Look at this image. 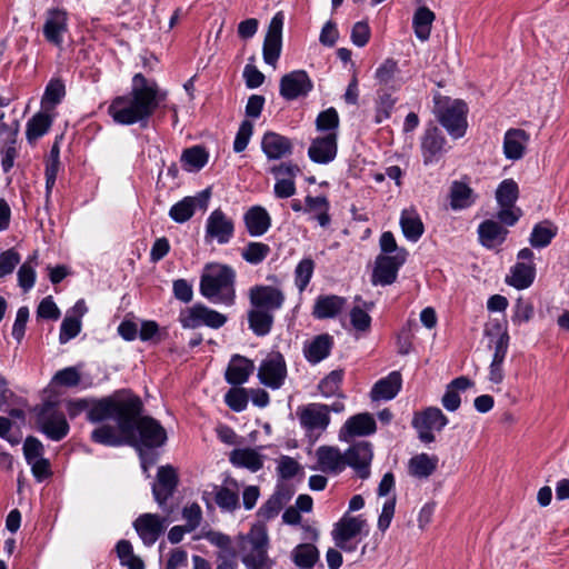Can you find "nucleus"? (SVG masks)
I'll return each mask as SVG.
<instances>
[{"label":"nucleus","instance_id":"1","mask_svg":"<svg viewBox=\"0 0 569 569\" xmlns=\"http://www.w3.org/2000/svg\"><path fill=\"white\" fill-rule=\"evenodd\" d=\"M142 402L139 397L127 393H114L100 399L88 413V420L98 423L108 419L116 420L126 441L134 446L147 470V458L142 448H157L164 445L167 432L151 417H141Z\"/></svg>","mask_w":569,"mask_h":569},{"label":"nucleus","instance_id":"2","mask_svg":"<svg viewBox=\"0 0 569 569\" xmlns=\"http://www.w3.org/2000/svg\"><path fill=\"white\" fill-rule=\"evenodd\" d=\"M166 99L167 91L161 90L154 80L136 73L131 90L127 94L116 97L108 107V113L119 124L140 123L141 127H146L150 117Z\"/></svg>","mask_w":569,"mask_h":569},{"label":"nucleus","instance_id":"3","mask_svg":"<svg viewBox=\"0 0 569 569\" xmlns=\"http://www.w3.org/2000/svg\"><path fill=\"white\" fill-rule=\"evenodd\" d=\"M236 272L221 263H209L200 278V293L218 305L233 306L236 301Z\"/></svg>","mask_w":569,"mask_h":569},{"label":"nucleus","instance_id":"4","mask_svg":"<svg viewBox=\"0 0 569 569\" xmlns=\"http://www.w3.org/2000/svg\"><path fill=\"white\" fill-rule=\"evenodd\" d=\"M435 113L440 124L453 139L465 136L468 127V107L463 101L450 99L438 101Z\"/></svg>","mask_w":569,"mask_h":569},{"label":"nucleus","instance_id":"5","mask_svg":"<svg viewBox=\"0 0 569 569\" xmlns=\"http://www.w3.org/2000/svg\"><path fill=\"white\" fill-rule=\"evenodd\" d=\"M39 430L52 441L62 440L70 427L64 413L59 411L53 402H46L37 413Z\"/></svg>","mask_w":569,"mask_h":569},{"label":"nucleus","instance_id":"6","mask_svg":"<svg viewBox=\"0 0 569 569\" xmlns=\"http://www.w3.org/2000/svg\"><path fill=\"white\" fill-rule=\"evenodd\" d=\"M179 321L183 328H198L202 325L213 329L222 327L227 322V317L203 305H194L180 312Z\"/></svg>","mask_w":569,"mask_h":569},{"label":"nucleus","instance_id":"7","mask_svg":"<svg viewBox=\"0 0 569 569\" xmlns=\"http://www.w3.org/2000/svg\"><path fill=\"white\" fill-rule=\"evenodd\" d=\"M297 416L308 435L321 433L330 423V409L323 403L312 402L298 407Z\"/></svg>","mask_w":569,"mask_h":569},{"label":"nucleus","instance_id":"8","mask_svg":"<svg viewBox=\"0 0 569 569\" xmlns=\"http://www.w3.org/2000/svg\"><path fill=\"white\" fill-rule=\"evenodd\" d=\"M447 423L448 418L436 407H429L417 413L412 421L413 427L419 433V439L426 443L435 441L433 431L442 430Z\"/></svg>","mask_w":569,"mask_h":569},{"label":"nucleus","instance_id":"9","mask_svg":"<svg viewBox=\"0 0 569 569\" xmlns=\"http://www.w3.org/2000/svg\"><path fill=\"white\" fill-rule=\"evenodd\" d=\"M258 377L264 386L279 389L287 377V365L280 352H270L260 363Z\"/></svg>","mask_w":569,"mask_h":569},{"label":"nucleus","instance_id":"10","mask_svg":"<svg viewBox=\"0 0 569 569\" xmlns=\"http://www.w3.org/2000/svg\"><path fill=\"white\" fill-rule=\"evenodd\" d=\"M168 518L157 513H142L133 522V528L146 546H152L166 531Z\"/></svg>","mask_w":569,"mask_h":569},{"label":"nucleus","instance_id":"11","mask_svg":"<svg viewBox=\"0 0 569 569\" xmlns=\"http://www.w3.org/2000/svg\"><path fill=\"white\" fill-rule=\"evenodd\" d=\"M250 306L271 313L279 310L284 302V293L272 286H254L249 290Z\"/></svg>","mask_w":569,"mask_h":569},{"label":"nucleus","instance_id":"12","mask_svg":"<svg viewBox=\"0 0 569 569\" xmlns=\"http://www.w3.org/2000/svg\"><path fill=\"white\" fill-rule=\"evenodd\" d=\"M313 88V83L305 70H295L280 79V96L286 100H296L306 97Z\"/></svg>","mask_w":569,"mask_h":569},{"label":"nucleus","instance_id":"13","mask_svg":"<svg viewBox=\"0 0 569 569\" xmlns=\"http://www.w3.org/2000/svg\"><path fill=\"white\" fill-rule=\"evenodd\" d=\"M407 251H399L398 254L379 256L372 274L375 284H391L397 278L399 268L406 262Z\"/></svg>","mask_w":569,"mask_h":569},{"label":"nucleus","instance_id":"14","mask_svg":"<svg viewBox=\"0 0 569 569\" xmlns=\"http://www.w3.org/2000/svg\"><path fill=\"white\" fill-rule=\"evenodd\" d=\"M233 221L226 216L220 209L213 210L207 219L206 240H217L218 243L224 244L233 237Z\"/></svg>","mask_w":569,"mask_h":569},{"label":"nucleus","instance_id":"15","mask_svg":"<svg viewBox=\"0 0 569 569\" xmlns=\"http://www.w3.org/2000/svg\"><path fill=\"white\" fill-rule=\"evenodd\" d=\"M283 14L277 12L270 21L263 42V60L270 66H276L281 52V39Z\"/></svg>","mask_w":569,"mask_h":569},{"label":"nucleus","instance_id":"16","mask_svg":"<svg viewBox=\"0 0 569 569\" xmlns=\"http://www.w3.org/2000/svg\"><path fill=\"white\" fill-rule=\"evenodd\" d=\"M372 457L371 443L369 441H359L346 451V466H350L360 478L366 479L370 475Z\"/></svg>","mask_w":569,"mask_h":569},{"label":"nucleus","instance_id":"17","mask_svg":"<svg viewBox=\"0 0 569 569\" xmlns=\"http://www.w3.org/2000/svg\"><path fill=\"white\" fill-rule=\"evenodd\" d=\"M447 141L440 129L428 128L421 139V152L426 166L439 161L447 152Z\"/></svg>","mask_w":569,"mask_h":569},{"label":"nucleus","instance_id":"18","mask_svg":"<svg viewBox=\"0 0 569 569\" xmlns=\"http://www.w3.org/2000/svg\"><path fill=\"white\" fill-rule=\"evenodd\" d=\"M377 425L372 415L362 412L350 417L341 427L340 440L349 441L355 437H366L376 432Z\"/></svg>","mask_w":569,"mask_h":569},{"label":"nucleus","instance_id":"19","mask_svg":"<svg viewBox=\"0 0 569 569\" xmlns=\"http://www.w3.org/2000/svg\"><path fill=\"white\" fill-rule=\"evenodd\" d=\"M178 486V476L171 466H162L158 469L157 481L153 483L152 493L154 500L164 508L167 500L173 495Z\"/></svg>","mask_w":569,"mask_h":569},{"label":"nucleus","instance_id":"20","mask_svg":"<svg viewBox=\"0 0 569 569\" xmlns=\"http://www.w3.org/2000/svg\"><path fill=\"white\" fill-rule=\"evenodd\" d=\"M68 30V14L62 9H51L47 13L43 24L46 40L57 47L63 43V34Z\"/></svg>","mask_w":569,"mask_h":569},{"label":"nucleus","instance_id":"21","mask_svg":"<svg viewBox=\"0 0 569 569\" xmlns=\"http://www.w3.org/2000/svg\"><path fill=\"white\" fill-rule=\"evenodd\" d=\"M337 132H329L312 140L308 156L316 163H329L337 156Z\"/></svg>","mask_w":569,"mask_h":569},{"label":"nucleus","instance_id":"22","mask_svg":"<svg viewBox=\"0 0 569 569\" xmlns=\"http://www.w3.org/2000/svg\"><path fill=\"white\" fill-rule=\"evenodd\" d=\"M209 197L210 191L204 190L198 197L183 198L171 207L169 211L170 218L178 223L188 221L193 216L197 207L200 209L207 208Z\"/></svg>","mask_w":569,"mask_h":569},{"label":"nucleus","instance_id":"23","mask_svg":"<svg viewBox=\"0 0 569 569\" xmlns=\"http://www.w3.org/2000/svg\"><path fill=\"white\" fill-rule=\"evenodd\" d=\"M261 148L269 160H279L292 153L290 139L279 133L266 132L261 140Z\"/></svg>","mask_w":569,"mask_h":569},{"label":"nucleus","instance_id":"24","mask_svg":"<svg viewBox=\"0 0 569 569\" xmlns=\"http://www.w3.org/2000/svg\"><path fill=\"white\" fill-rule=\"evenodd\" d=\"M319 469L327 473H339L346 468L345 453L336 447L321 446L317 449Z\"/></svg>","mask_w":569,"mask_h":569},{"label":"nucleus","instance_id":"25","mask_svg":"<svg viewBox=\"0 0 569 569\" xmlns=\"http://www.w3.org/2000/svg\"><path fill=\"white\" fill-rule=\"evenodd\" d=\"M402 386V378L399 371H392L387 377L378 380L371 391L370 397L372 400H391L400 391Z\"/></svg>","mask_w":569,"mask_h":569},{"label":"nucleus","instance_id":"26","mask_svg":"<svg viewBox=\"0 0 569 569\" xmlns=\"http://www.w3.org/2000/svg\"><path fill=\"white\" fill-rule=\"evenodd\" d=\"M478 234L480 243L491 249L500 246L506 240L508 230L498 221L488 219L479 224Z\"/></svg>","mask_w":569,"mask_h":569},{"label":"nucleus","instance_id":"27","mask_svg":"<svg viewBox=\"0 0 569 569\" xmlns=\"http://www.w3.org/2000/svg\"><path fill=\"white\" fill-rule=\"evenodd\" d=\"M529 134L522 129H509L503 138V153L509 160H519L525 154Z\"/></svg>","mask_w":569,"mask_h":569},{"label":"nucleus","instance_id":"28","mask_svg":"<svg viewBox=\"0 0 569 569\" xmlns=\"http://www.w3.org/2000/svg\"><path fill=\"white\" fill-rule=\"evenodd\" d=\"M253 369L254 366L252 361L242 356L236 355L230 360L226 370V380L228 383L233 386L242 385L248 380Z\"/></svg>","mask_w":569,"mask_h":569},{"label":"nucleus","instance_id":"29","mask_svg":"<svg viewBox=\"0 0 569 569\" xmlns=\"http://www.w3.org/2000/svg\"><path fill=\"white\" fill-rule=\"evenodd\" d=\"M367 522L361 517H342L331 531L332 539L350 540L356 539L362 532Z\"/></svg>","mask_w":569,"mask_h":569},{"label":"nucleus","instance_id":"30","mask_svg":"<svg viewBox=\"0 0 569 569\" xmlns=\"http://www.w3.org/2000/svg\"><path fill=\"white\" fill-rule=\"evenodd\" d=\"M332 346L333 338L330 335H319L306 345L303 350L305 357L310 363L316 365L330 355Z\"/></svg>","mask_w":569,"mask_h":569},{"label":"nucleus","instance_id":"31","mask_svg":"<svg viewBox=\"0 0 569 569\" xmlns=\"http://www.w3.org/2000/svg\"><path fill=\"white\" fill-rule=\"evenodd\" d=\"M229 460L234 467L247 468L252 472L263 467L262 456L252 448L233 449L229 453Z\"/></svg>","mask_w":569,"mask_h":569},{"label":"nucleus","instance_id":"32","mask_svg":"<svg viewBox=\"0 0 569 569\" xmlns=\"http://www.w3.org/2000/svg\"><path fill=\"white\" fill-rule=\"evenodd\" d=\"M244 222L248 232L253 237H259L268 231L271 224V219L264 208L254 206L244 214Z\"/></svg>","mask_w":569,"mask_h":569},{"label":"nucleus","instance_id":"33","mask_svg":"<svg viewBox=\"0 0 569 569\" xmlns=\"http://www.w3.org/2000/svg\"><path fill=\"white\" fill-rule=\"evenodd\" d=\"M226 483L227 486L216 488L214 501L221 510L232 512L239 508V486L233 479Z\"/></svg>","mask_w":569,"mask_h":569},{"label":"nucleus","instance_id":"34","mask_svg":"<svg viewBox=\"0 0 569 569\" xmlns=\"http://www.w3.org/2000/svg\"><path fill=\"white\" fill-rule=\"evenodd\" d=\"M50 110L42 109L37 112L27 122L26 138L29 143H33L39 138L44 136L52 126L53 116L49 113Z\"/></svg>","mask_w":569,"mask_h":569},{"label":"nucleus","instance_id":"35","mask_svg":"<svg viewBox=\"0 0 569 569\" xmlns=\"http://www.w3.org/2000/svg\"><path fill=\"white\" fill-rule=\"evenodd\" d=\"M536 277V266L533 262H517L511 268V276L507 278V282L518 290L529 288Z\"/></svg>","mask_w":569,"mask_h":569},{"label":"nucleus","instance_id":"36","mask_svg":"<svg viewBox=\"0 0 569 569\" xmlns=\"http://www.w3.org/2000/svg\"><path fill=\"white\" fill-rule=\"evenodd\" d=\"M356 306L350 310V322L352 328L358 332H368L371 327V317L369 311L373 308V302L363 301L360 297H356Z\"/></svg>","mask_w":569,"mask_h":569},{"label":"nucleus","instance_id":"37","mask_svg":"<svg viewBox=\"0 0 569 569\" xmlns=\"http://www.w3.org/2000/svg\"><path fill=\"white\" fill-rule=\"evenodd\" d=\"M345 298L339 296H320L313 306L312 315L317 319L336 317L345 306Z\"/></svg>","mask_w":569,"mask_h":569},{"label":"nucleus","instance_id":"38","mask_svg":"<svg viewBox=\"0 0 569 569\" xmlns=\"http://www.w3.org/2000/svg\"><path fill=\"white\" fill-rule=\"evenodd\" d=\"M450 206L453 210H462L476 201L473 190L465 182L453 181L450 187Z\"/></svg>","mask_w":569,"mask_h":569},{"label":"nucleus","instance_id":"39","mask_svg":"<svg viewBox=\"0 0 569 569\" xmlns=\"http://www.w3.org/2000/svg\"><path fill=\"white\" fill-rule=\"evenodd\" d=\"M438 458L427 453L413 456L408 463L409 473L412 477L423 479L431 476L437 469Z\"/></svg>","mask_w":569,"mask_h":569},{"label":"nucleus","instance_id":"40","mask_svg":"<svg viewBox=\"0 0 569 569\" xmlns=\"http://www.w3.org/2000/svg\"><path fill=\"white\" fill-rule=\"evenodd\" d=\"M273 313L251 307L248 311L249 328L259 337L267 336L273 326Z\"/></svg>","mask_w":569,"mask_h":569},{"label":"nucleus","instance_id":"41","mask_svg":"<svg viewBox=\"0 0 569 569\" xmlns=\"http://www.w3.org/2000/svg\"><path fill=\"white\" fill-rule=\"evenodd\" d=\"M306 206L305 211L312 213V218L318 221V223L326 228L330 224L331 218L329 214L330 204L328 199L325 196L320 197H306Z\"/></svg>","mask_w":569,"mask_h":569},{"label":"nucleus","instance_id":"42","mask_svg":"<svg viewBox=\"0 0 569 569\" xmlns=\"http://www.w3.org/2000/svg\"><path fill=\"white\" fill-rule=\"evenodd\" d=\"M400 226L405 237L410 241H418L423 233V223L415 210L405 209L401 212Z\"/></svg>","mask_w":569,"mask_h":569},{"label":"nucleus","instance_id":"43","mask_svg":"<svg viewBox=\"0 0 569 569\" xmlns=\"http://www.w3.org/2000/svg\"><path fill=\"white\" fill-rule=\"evenodd\" d=\"M436 19L435 13L427 7H419L412 19V26L415 29L416 37L421 40L426 41L430 37L431 27Z\"/></svg>","mask_w":569,"mask_h":569},{"label":"nucleus","instance_id":"44","mask_svg":"<svg viewBox=\"0 0 569 569\" xmlns=\"http://www.w3.org/2000/svg\"><path fill=\"white\" fill-rule=\"evenodd\" d=\"M19 132V122L14 121L12 126V131L7 141H4L3 146L0 149L1 154V167L3 172H9L13 166L14 160L19 154V149L17 146V136Z\"/></svg>","mask_w":569,"mask_h":569},{"label":"nucleus","instance_id":"45","mask_svg":"<svg viewBox=\"0 0 569 569\" xmlns=\"http://www.w3.org/2000/svg\"><path fill=\"white\" fill-rule=\"evenodd\" d=\"M292 560L300 568L312 569L319 560V550L313 543H300L292 550Z\"/></svg>","mask_w":569,"mask_h":569},{"label":"nucleus","instance_id":"46","mask_svg":"<svg viewBox=\"0 0 569 569\" xmlns=\"http://www.w3.org/2000/svg\"><path fill=\"white\" fill-rule=\"evenodd\" d=\"M123 435L118 428L103 425L91 432V440L103 446L117 447L123 443Z\"/></svg>","mask_w":569,"mask_h":569},{"label":"nucleus","instance_id":"47","mask_svg":"<svg viewBox=\"0 0 569 569\" xmlns=\"http://www.w3.org/2000/svg\"><path fill=\"white\" fill-rule=\"evenodd\" d=\"M557 234V227L550 221L537 223L529 238V242L533 248H545Z\"/></svg>","mask_w":569,"mask_h":569},{"label":"nucleus","instance_id":"48","mask_svg":"<svg viewBox=\"0 0 569 569\" xmlns=\"http://www.w3.org/2000/svg\"><path fill=\"white\" fill-rule=\"evenodd\" d=\"M64 94L66 88L63 82L59 79L50 80L41 99V108L50 111L53 110Z\"/></svg>","mask_w":569,"mask_h":569},{"label":"nucleus","instance_id":"49","mask_svg":"<svg viewBox=\"0 0 569 569\" xmlns=\"http://www.w3.org/2000/svg\"><path fill=\"white\" fill-rule=\"evenodd\" d=\"M519 197V188L516 181L512 179H505L500 182L496 190V200L499 207H512L516 206V201Z\"/></svg>","mask_w":569,"mask_h":569},{"label":"nucleus","instance_id":"50","mask_svg":"<svg viewBox=\"0 0 569 569\" xmlns=\"http://www.w3.org/2000/svg\"><path fill=\"white\" fill-rule=\"evenodd\" d=\"M399 73L398 62L392 59H386L376 70L375 78L381 87L396 88V76Z\"/></svg>","mask_w":569,"mask_h":569},{"label":"nucleus","instance_id":"51","mask_svg":"<svg viewBox=\"0 0 569 569\" xmlns=\"http://www.w3.org/2000/svg\"><path fill=\"white\" fill-rule=\"evenodd\" d=\"M116 551L122 566L128 567V569H143V561L133 553L130 541L124 539L118 541Z\"/></svg>","mask_w":569,"mask_h":569},{"label":"nucleus","instance_id":"52","mask_svg":"<svg viewBox=\"0 0 569 569\" xmlns=\"http://www.w3.org/2000/svg\"><path fill=\"white\" fill-rule=\"evenodd\" d=\"M181 161L188 170H200L208 162V153L204 148L194 146L182 152Z\"/></svg>","mask_w":569,"mask_h":569},{"label":"nucleus","instance_id":"53","mask_svg":"<svg viewBox=\"0 0 569 569\" xmlns=\"http://www.w3.org/2000/svg\"><path fill=\"white\" fill-rule=\"evenodd\" d=\"M37 253L34 252L23 262L18 270V283L24 292L29 291L36 282L34 266H37Z\"/></svg>","mask_w":569,"mask_h":569},{"label":"nucleus","instance_id":"54","mask_svg":"<svg viewBox=\"0 0 569 569\" xmlns=\"http://www.w3.org/2000/svg\"><path fill=\"white\" fill-rule=\"evenodd\" d=\"M289 499L280 491L274 492L259 509V516L264 520L274 518L282 509L284 502Z\"/></svg>","mask_w":569,"mask_h":569},{"label":"nucleus","instance_id":"55","mask_svg":"<svg viewBox=\"0 0 569 569\" xmlns=\"http://www.w3.org/2000/svg\"><path fill=\"white\" fill-rule=\"evenodd\" d=\"M270 252L268 244L262 242H249L242 251V258L252 264L262 262Z\"/></svg>","mask_w":569,"mask_h":569},{"label":"nucleus","instance_id":"56","mask_svg":"<svg viewBox=\"0 0 569 569\" xmlns=\"http://www.w3.org/2000/svg\"><path fill=\"white\" fill-rule=\"evenodd\" d=\"M339 126V116L335 108H329L320 112L316 120L318 131L337 132Z\"/></svg>","mask_w":569,"mask_h":569},{"label":"nucleus","instance_id":"57","mask_svg":"<svg viewBox=\"0 0 569 569\" xmlns=\"http://www.w3.org/2000/svg\"><path fill=\"white\" fill-rule=\"evenodd\" d=\"M343 379L342 370H333L319 382V390L325 397H331L338 392Z\"/></svg>","mask_w":569,"mask_h":569},{"label":"nucleus","instance_id":"58","mask_svg":"<svg viewBox=\"0 0 569 569\" xmlns=\"http://www.w3.org/2000/svg\"><path fill=\"white\" fill-rule=\"evenodd\" d=\"M396 99L388 92L381 90L378 91V100L376 106V122L381 123L388 119L391 114Z\"/></svg>","mask_w":569,"mask_h":569},{"label":"nucleus","instance_id":"59","mask_svg":"<svg viewBox=\"0 0 569 569\" xmlns=\"http://www.w3.org/2000/svg\"><path fill=\"white\" fill-rule=\"evenodd\" d=\"M315 269V262L311 259H302L295 270L296 286L299 291H303L309 284Z\"/></svg>","mask_w":569,"mask_h":569},{"label":"nucleus","instance_id":"60","mask_svg":"<svg viewBox=\"0 0 569 569\" xmlns=\"http://www.w3.org/2000/svg\"><path fill=\"white\" fill-rule=\"evenodd\" d=\"M81 330V320L77 317L66 316L60 327L59 341L67 343L79 335Z\"/></svg>","mask_w":569,"mask_h":569},{"label":"nucleus","instance_id":"61","mask_svg":"<svg viewBox=\"0 0 569 569\" xmlns=\"http://www.w3.org/2000/svg\"><path fill=\"white\" fill-rule=\"evenodd\" d=\"M182 518L186 521L184 527L188 532L196 530L202 520V510L196 502L186 506L182 510Z\"/></svg>","mask_w":569,"mask_h":569},{"label":"nucleus","instance_id":"62","mask_svg":"<svg viewBox=\"0 0 569 569\" xmlns=\"http://www.w3.org/2000/svg\"><path fill=\"white\" fill-rule=\"evenodd\" d=\"M224 401L230 409L240 412L247 408L248 396L242 388L230 389L224 396Z\"/></svg>","mask_w":569,"mask_h":569},{"label":"nucleus","instance_id":"63","mask_svg":"<svg viewBox=\"0 0 569 569\" xmlns=\"http://www.w3.org/2000/svg\"><path fill=\"white\" fill-rule=\"evenodd\" d=\"M20 262V254L14 249H8L0 254V278L11 274Z\"/></svg>","mask_w":569,"mask_h":569},{"label":"nucleus","instance_id":"64","mask_svg":"<svg viewBox=\"0 0 569 569\" xmlns=\"http://www.w3.org/2000/svg\"><path fill=\"white\" fill-rule=\"evenodd\" d=\"M522 214V210L517 206L500 207L499 211L497 212V219L501 226L503 224L506 227H512L519 221Z\"/></svg>","mask_w":569,"mask_h":569}]
</instances>
